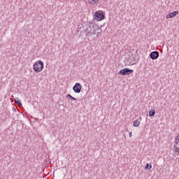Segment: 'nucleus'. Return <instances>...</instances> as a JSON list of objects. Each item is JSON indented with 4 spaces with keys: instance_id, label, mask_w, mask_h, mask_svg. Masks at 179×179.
I'll return each instance as SVG.
<instances>
[{
    "instance_id": "nucleus-1",
    "label": "nucleus",
    "mask_w": 179,
    "mask_h": 179,
    "mask_svg": "<svg viewBox=\"0 0 179 179\" xmlns=\"http://www.w3.org/2000/svg\"><path fill=\"white\" fill-rule=\"evenodd\" d=\"M33 69L35 72L40 73L44 69V63L42 61H37L34 64Z\"/></svg>"
},
{
    "instance_id": "nucleus-2",
    "label": "nucleus",
    "mask_w": 179,
    "mask_h": 179,
    "mask_svg": "<svg viewBox=\"0 0 179 179\" xmlns=\"http://www.w3.org/2000/svg\"><path fill=\"white\" fill-rule=\"evenodd\" d=\"M94 19H95L96 22H101V20L104 19V14H103L102 11H96L94 13Z\"/></svg>"
},
{
    "instance_id": "nucleus-3",
    "label": "nucleus",
    "mask_w": 179,
    "mask_h": 179,
    "mask_svg": "<svg viewBox=\"0 0 179 179\" xmlns=\"http://www.w3.org/2000/svg\"><path fill=\"white\" fill-rule=\"evenodd\" d=\"M133 72H134V70H131L128 68H125L120 70L118 72V75H122L123 76H125L127 75H131V73H133Z\"/></svg>"
},
{
    "instance_id": "nucleus-4",
    "label": "nucleus",
    "mask_w": 179,
    "mask_h": 179,
    "mask_svg": "<svg viewBox=\"0 0 179 179\" xmlns=\"http://www.w3.org/2000/svg\"><path fill=\"white\" fill-rule=\"evenodd\" d=\"M73 90L74 93H80L82 91V85L79 83H76L73 87Z\"/></svg>"
},
{
    "instance_id": "nucleus-5",
    "label": "nucleus",
    "mask_w": 179,
    "mask_h": 179,
    "mask_svg": "<svg viewBox=\"0 0 179 179\" xmlns=\"http://www.w3.org/2000/svg\"><path fill=\"white\" fill-rule=\"evenodd\" d=\"M174 151L179 155V134L175 138Z\"/></svg>"
},
{
    "instance_id": "nucleus-6",
    "label": "nucleus",
    "mask_w": 179,
    "mask_h": 179,
    "mask_svg": "<svg viewBox=\"0 0 179 179\" xmlns=\"http://www.w3.org/2000/svg\"><path fill=\"white\" fill-rule=\"evenodd\" d=\"M150 57L151 59H157L159 58V52L157 51L152 52L150 55Z\"/></svg>"
},
{
    "instance_id": "nucleus-7",
    "label": "nucleus",
    "mask_w": 179,
    "mask_h": 179,
    "mask_svg": "<svg viewBox=\"0 0 179 179\" xmlns=\"http://www.w3.org/2000/svg\"><path fill=\"white\" fill-rule=\"evenodd\" d=\"M177 15H178V11L170 13L168 15H166V19H171V17H174V16H177Z\"/></svg>"
},
{
    "instance_id": "nucleus-8",
    "label": "nucleus",
    "mask_w": 179,
    "mask_h": 179,
    "mask_svg": "<svg viewBox=\"0 0 179 179\" xmlns=\"http://www.w3.org/2000/svg\"><path fill=\"white\" fill-rule=\"evenodd\" d=\"M133 125L134 127H139V125H141V122L138 120H134V122H133Z\"/></svg>"
},
{
    "instance_id": "nucleus-9",
    "label": "nucleus",
    "mask_w": 179,
    "mask_h": 179,
    "mask_svg": "<svg viewBox=\"0 0 179 179\" xmlns=\"http://www.w3.org/2000/svg\"><path fill=\"white\" fill-rule=\"evenodd\" d=\"M155 114H156V110L155 109H151L149 112L150 117H154Z\"/></svg>"
},
{
    "instance_id": "nucleus-10",
    "label": "nucleus",
    "mask_w": 179,
    "mask_h": 179,
    "mask_svg": "<svg viewBox=\"0 0 179 179\" xmlns=\"http://www.w3.org/2000/svg\"><path fill=\"white\" fill-rule=\"evenodd\" d=\"M99 1V0H88V3H90V5H94L95 3H97Z\"/></svg>"
},
{
    "instance_id": "nucleus-11",
    "label": "nucleus",
    "mask_w": 179,
    "mask_h": 179,
    "mask_svg": "<svg viewBox=\"0 0 179 179\" xmlns=\"http://www.w3.org/2000/svg\"><path fill=\"white\" fill-rule=\"evenodd\" d=\"M145 169L147 170H152V164H147Z\"/></svg>"
},
{
    "instance_id": "nucleus-12",
    "label": "nucleus",
    "mask_w": 179,
    "mask_h": 179,
    "mask_svg": "<svg viewBox=\"0 0 179 179\" xmlns=\"http://www.w3.org/2000/svg\"><path fill=\"white\" fill-rule=\"evenodd\" d=\"M15 103L17 104V106H22V102L17 99H15Z\"/></svg>"
},
{
    "instance_id": "nucleus-13",
    "label": "nucleus",
    "mask_w": 179,
    "mask_h": 179,
    "mask_svg": "<svg viewBox=\"0 0 179 179\" xmlns=\"http://www.w3.org/2000/svg\"><path fill=\"white\" fill-rule=\"evenodd\" d=\"M66 97L67 99H72L73 96L70 94H69L66 95Z\"/></svg>"
},
{
    "instance_id": "nucleus-14",
    "label": "nucleus",
    "mask_w": 179,
    "mask_h": 179,
    "mask_svg": "<svg viewBox=\"0 0 179 179\" xmlns=\"http://www.w3.org/2000/svg\"><path fill=\"white\" fill-rule=\"evenodd\" d=\"M129 138H132V131H129Z\"/></svg>"
},
{
    "instance_id": "nucleus-15",
    "label": "nucleus",
    "mask_w": 179,
    "mask_h": 179,
    "mask_svg": "<svg viewBox=\"0 0 179 179\" xmlns=\"http://www.w3.org/2000/svg\"><path fill=\"white\" fill-rule=\"evenodd\" d=\"M73 101H76V98H75V97H73V96H72V98H71Z\"/></svg>"
},
{
    "instance_id": "nucleus-16",
    "label": "nucleus",
    "mask_w": 179,
    "mask_h": 179,
    "mask_svg": "<svg viewBox=\"0 0 179 179\" xmlns=\"http://www.w3.org/2000/svg\"><path fill=\"white\" fill-rule=\"evenodd\" d=\"M93 34H96V32H93Z\"/></svg>"
}]
</instances>
